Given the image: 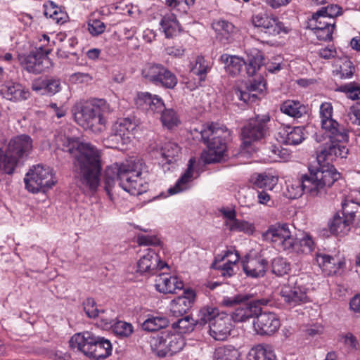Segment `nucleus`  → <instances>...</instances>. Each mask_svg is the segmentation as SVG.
Wrapping results in <instances>:
<instances>
[{"mask_svg":"<svg viewBox=\"0 0 360 360\" xmlns=\"http://www.w3.org/2000/svg\"><path fill=\"white\" fill-rule=\"evenodd\" d=\"M266 150L269 158L274 160L277 158H281L285 154V151L283 150L281 146L278 141H276V143H269L266 146Z\"/></svg>","mask_w":360,"mask_h":360,"instance_id":"nucleus-59","label":"nucleus"},{"mask_svg":"<svg viewBox=\"0 0 360 360\" xmlns=\"http://www.w3.org/2000/svg\"><path fill=\"white\" fill-rule=\"evenodd\" d=\"M240 352L232 347H221L214 352V360H238Z\"/></svg>","mask_w":360,"mask_h":360,"instance_id":"nucleus-46","label":"nucleus"},{"mask_svg":"<svg viewBox=\"0 0 360 360\" xmlns=\"http://www.w3.org/2000/svg\"><path fill=\"white\" fill-rule=\"evenodd\" d=\"M337 91L342 92L345 94L346 97L352 101L360 99V84L352 82L339 86Z\"/></svg>","mask_w":360,"mask_h":360,"instance_id":"nucleus-44","label":"nucleus"},{"mask_svg":"<svg viewBox=\"0 0 360 360\" xmlns=\"http://www.w3.org/2000/svg\"><path fill=\"white\" fill-rule=\"evenodd\" d=\"M348 117L353 124L360 126V101L350 107Z\"/></svg>","mask_w":360,"mask_h":360,"instance_id":"nucleus-62","label":"nucleus"},{"mask_svg":"<svg viewBox=\"0 0 360 360\" xmlns=\"http://www.w3.org/2000/svg\"><path fill=\"white\" fill-rule=\"evenodd\" d=\"M316 260L323 271L328 276L340 274V270L345 266V262L338 261L335 257L325 254H317Z\"/></svg>","mask_w":360,"mask_h":360,"instance_id":"nucleus-25","label":"nucleus"},{"mask_svg":"<svg viewBox=\"0 0 360 360\" xmlns=\"http://www.w3.org/2000/svg\"><path fill=\"white\" fill-rule=\"evenodd\" d=\"M169 324L168 319L165 316L148 315L142 323L141 328L147 332H155L167 327Z\"/></svg>","mask_w":360,"mask_h":360,"instance_id":"nucleus-34","label":"nucleus"},{"mask_svg":"<svg viewBox=\"0 0 360 360\" xmlns=\"http://www.w3.org/2000/svg\"><path fill=\"white\" fill-rule=\"evenodd\" d=\"M307 291V289L297 281L291 282V279H289L287 284L282 285L280 295L285 303L295 307L309 301Z\"/></svg>","mask_w":360,"mask_h":360,"instance_id":"nucleus-16","label":"nucleus"},{"mask_svg":"<svg viewBox=\"0 0 360 360\" xmlns=\"http://www.w3.org/2000/svg\"><path fill=\"white\" fill-rule=\"evenodd\" d=\"M180 151V147L176 143L171 141L165 142L161 147V155L169 164L176 161V158L179 157Z\"/></svg>","mask_w":360,"mask_h":360,"instance_id":"nucleus-43","label":"nucleus"},{"mask_svg":"<svg viewBox=\"0 0 360 360\" xmlns=\"http://www.w3.org/2000/svg\"><path fill=\"white\" fill-rule=\"evenodd\" d=\"M302 127H286L282 133L283 143L286 145H298L305 139Z\"/></svg>","mask_w":360,"mask_h":360,"instance_id":"nucleus-29","label":"nucleus"},{"mask_svg":"<svg viewBox=\"0 0 360 360\" xmlns=\"http://www.w3.org/2000/svg\"><path fill=\"white\" fill-rule=\"evenodd\" d=\"M256 333L260 335H271L280 328L281 323L274 313L259 311L253 323Z\"/></svg>","mask_w":360,"mask_h":360,"instance_id":"nucleus-18","label":"nucleus"},{"mask_svg":"<svg viewBox=\"0 0 360 360\" xmlns=\"http://www.w3.org/2000/svg\"><path fill=\"white\" fill-rule=\"evenodd\" d=\"M0 91L4 98L10 101L25 100L29 96V92L25 90L22 84L11 81L3 84Z\"/></svg>","mask_w":360,"mask_h":360,"instance_id":"nucleus-26","label":"nucleus"},{"mask_svg":"<svg viewBox=\"0 0 360 360\" xmlns=\"http://www.w3.org/2000/svg\"><path fill=\"white\" fill-rule=\"evenodd\" d=\"M233 96L235 99L243 101L246 104H252L258 101L256 94L250 91L246 86L244 89L235 87L233 91Z\"/></svg>","mask_w":360,"mask_h":360,"instance_id":"nucleus-48","label":"nucleus"},{"mask_svg":"<svg viewBox=\"0 0 360 360\" xmlns=\"http://www.w3.org/2000/svg\"><path fill=\"white\" fill-rule=\"evenodd\" d=\"M290 270V265L285 259L276 257L271 262V271L278 276L287 274Z\"/></svg>","mask_w":360,"mask_h":360,"instance_id":"nucleus-54","label":"nucleus"},{"mask_svg":"<svg viewBox=\"0 0 360 360\" xmlns=\"http://www.w3.org/2000/svg\"><path fill=\"white\" fill-rule=\"evenodd\" d=\"M333 162H318V167H309V174L302 175L300 179L293 181L287 186L286 197L296 199L301 197L304 193L312 197L325 195L327 190L340 177V174L331 164Z\"/></svg>","mask_w":360,"mask_h":360,"instance_id":"nucleus-2","label":"nucleus"},{"mask_svg":"<svg viewBox=\"0 0 360 360\" xmlns=\"http://www.w3.org/2000/svg\"><path fill=\"white\" fill-rule=\"evenodd\" d=\"M77 44L78 41L76 38L72 37L68 39L58 49V56L62 58H68L70 56H72L77 58L78 53L76 49Z\"/></svg>","mask_w":360,"mask_h":360,"instance_id":"nucleus-42","label":"nucleus"},{"mask_svg":"<svg viewBox=\"0 0 360 360\" xmlns=\"http://www.w3.org/2000/svg\"><path fill=\"white\" fill-rule=\"evenodd\" d=\"M72 349H77L84 355L96 360L104 359L111 355L112 344L103 337L89 331L75 334L69 341Z\"/></svg>","mask_w":360,"mask_h":360,"instance_id":"nucleus-7","label":"nucleus"},{"mask_svg":"<svg viewBox=\"0 0 360 360\" xmlns=\"http://www.w3.org/2000/svg\"><path fill=\"white\" fill-rule=\"evenodd\" d=\"M155 289L164 294H174L176 290L184 288V283L176 276H172L168 274H160L155 280Z\"/></svg>","mask_w":360,"mask_h":360,"instance_id":"nucleus-23","label":"nucleus"},{"mask_svg":"<svg viewBox=\"0 0 360 360\" xmlns=\"http://www.w3.org/2000/svg\"><path fill=\"white\" fill-rule=\"evenodd\" d=\"M154 95L150 93H140L136 100V104L139 108L143 110L149 111V107L153 103V98Z\"/></svg>","mask_w":360,"mask_h":360,"instance_id":"nucleus-58","label":"nucleus"},{"mask_svg":"<svg viewBox=\"0 0 360 360\" xmlns=\"http://www.w3.org/2000/svg\"><path fill=\"white\" fill-rule=\"evenodd\" d=\"M141 75L147 81L167 89H173L177 84L176 75L162 64L147 63Z\"/></svg>","mask_w":360,"mask_h":360,"instance_id":"nucleus-12","label":"nucleus"},{"mask_svg":"<svg viewBox=\"0 0 360 360\" xmlns=\"http://www.w3.org/2000/svg\"><path fill=\"white\" fill-rule=\"evenodd\" d=\"M315 249V243L307 233H304L302 238H295L293 240V247L289 249V252H295L297 253L309 254Z\"/></svg>","mask_w":360,"mask_h":360,"instance_id":"nucleus-36","label":"nucleus"},{"mask_svg":"<svg viewBox=\"0 0 360 360\" xmlns=\"http://www.w3.org/2000/svg\"><path fill=\"white\" fill-rule=\"evenodd\" d=\"M26 188L33 193L43 192L51 188L56 181L52 169L49 167L37 165L30 169L24 179Z\"/></svg>","mask_w":360,"mask_h":360,"instance_id":"nucleus-9","label":"nucleus"},{"mask_svg":"<svg viewBox=\"0 0 360 360\" xmlns=\"http://www.w3.org/2000/svg\"><path fill=\"white\" fill-rule=\"evenodd\" d=\"M33 90H43L45 93L55 94L60 89V80L57 78H49L38 80L32 85Z\"/></svg>","mask_w":360,"mask_h":360,"instance_id":"nucleus-37","label":"nucleus"},{"mask_svg":"<svg viewBox=\"0 0 360 360\" xmlns=\"http://www.w3.org/2000/svg\"><path fill=\"white\" fill-rule=\"evenodd\" d=\"M270 122L269 114L256 115L250 118L241 129V137L244 147H249L252 142L264 139L268 131Z\"/></svg>","mask_w":360,"mask_h":360,"instance_id":"nucleus-11","label":"nucleus"},{"mask_svg":"<svg viewBox=\"0 0 360 360\" xmlns=\"http://www.w3.org/2000/svg\"><path fill=\"white\" fill-rule=\"evenodd\" d=\"M32 150V140L28 135L22 134L11 139L4 151L0 169L5 174H13L15 169L22 165Z\"/></svg>","mask_w":360,"mask_h":360,"instance_id":"nucleus-8","label":"nucleus"},{"mask_svg":"<svg viewBox=\"0 0 360 360\" xmlns=\"http://www.w3.org/2000/svg\"><path fill=\"white\" fill-rule=\"evenodd\" d=\"M101 324L105 327H112L114 333L120 336L129 337L133 333L131 323L121 321L114 323L112 318L101 317Z\"/></svg>","mask_w":360,"mask_h":360,"instance_id":"nucleus-31","label":"nucleus"},{"mask_svg":"<svg viewBox=\"0 0 360 360\" xmlns=\"http://www.w3.org/2000/svg\"><path fill=\"white\" fill-rule=\"evenodd\" d=\"M336 19L328 18L318 11L308 20V27L320 41H331L335 29Z\"/></svg>","mask_w":360,"mask_h":360,"instance_id":"nucleus-13","label":"nucleus"},{"mask_svg":"<svg viewBox=\"0 0 360 360\" xmlns=\"http://www.w3.org/2000/svg\"><path fill=\"white\" fill-rule=\"evenodd\" d=\"M44 15L46 17L53 18L56 14L58 13V10L61 9V6H58L52 1H46L44 5Z\"/></svg>","mask_w":360,"mask_h":360,"instance_id":"nucleus-64","label":"nucleus"},{"mask_svg":"<svg viewBox=\"0 0 360 360\" xmlns=\"http://www.w3.org/2000/svg\"><path fill=\"white\" fill-rule=\"evenodd\" d=\"M252 23L255 27L262 28L266 33L274 36L281 32L287 34L290 30L288 27L285 26L283 22L279 21L276 16L266 13L254 15L252 18Z\"/></svg>","mask_w":360,"mask_h":360,"instance_id":"nucleus-15","label":"nucleus"},{"mask_svg":"<svg viewBox=\"0 0 360 360\" xmlns=\"http://www.w3.org/2000/svg\"><path fill=\"white\" fill-rule=\"evenodd\" d=\"M212 27L221 41L223 39H228L230 34L234 30V25L224 20H215L212 24Z\"/></svg>","mask_w":360,"mask_h":360,"instance_id":"nucleus-41","label":"nucleus"},{"mask_svg":"<svg viewBox=\"0 0 360 360\" xmlns=\"http://www.w3.org/2000/svg\"><path fill=\"white\" fill-rule=\"evenodd\" d=\"M333 107L330 102L321 103L319 109L321 127L329 141L317 151V162L334 161L337 158H346L348 149L343 144L348 141V134L344 126L333 117Z\"/></svg>","mask_w":360,"mask_h":360,"instance_id":"nucleus-3","label":"nucleus"},{"mask_svg":"<svg viewBox=\"0 0 360 360\" xmlns=\"http://www.w3.org/2000/svg\"><path fill=\"white\" fill-rule=\"evenodd\" d=\"M210 70L208 62L201 56L196 58L195 64L192 66L191 73L199 76L200 81L205 79L207 72Z\"/></svg>","mask_w":360,"mask_h":360,"instance_id":"nucleus-45","label":"nucleus"},{"mask_svg":"<svg viewBox=\"0 0 360 360\" xmlns=\"http://www.w3.org/2000/svg\"><path fill=\"white\" fill-rule=\"evenodd\" d=\"M139 124V122L135 118L126 117L120 120L112 125V129L118 133H121L124 137H127L131 132L134 131Z\"/></svg>","mask_w":360,"mask_h":360,"instance_id":"nucleus-38","label":"nucleus"},{"mask_svg":"<svg viewBox=\"0 0 360 360\" xmlns=\"http://www.w3.org/2000/svg\"><path fill=\"white\" fill-rule=\"evenodd\" d=\"M137 241L141 245H158L160 244V240L156 236L139 235L137 237Z\"/></svg>","mask_w":360,"mask_h":360,"instance_id":"nucleus-63","label":"nucleus"},{"mask_svg":"<svg viewBox=\"0 0 360 360\" xmlns=\"http://www.w3.org/2000/svg\"><path fill=\"white\" fill-rule=\"evenodd\" d=\"M75 121L84 129L94 133L101 132L105 127L104 115L110 112V107L103 99L79 103L72 108Z\"/></svg>","mask_w":360,"mask_h":360,"instance_id":"nucleus-5","label":"nucleus"},{"mask_svg":"<svg viewBox=\"0 0 360 360\" xmlns=\"http://www.w3.org/2000/svg\"><path fill=\"white\" fill-rule=\"evenodd\" d=\"M127 137H124L121 133H118L112 129V133L105 139L107 147L117 148L120 143H124L127 141Z\"/></svg>","mask_w":360,"mask_h":360,"instance_id":"nucleus-57","label":"nucleus"},{"mask_svg":"<svg viewBox=\"0 0 360 360\" xmlns=\"http://www.w3.org/2000/svg\"><path fill=\"white\" fill-rule=\"evenodd\" d=\"M148 252L143 255L137 262L136 272L141 275L148 276L155 274L157 270L162 269L167 266V264L160 260L155 251L148 248Z\"/></svg>","mask_w":360,"mask_h":360,"instance_id":"nucleus-20","label":"nucleus"},{"mask_svg":"<svg viewBox=\"0 0 360 360\" xmlns=\"http://www.w3.org/2000/svg\"><path fill=\"white\" fill-rule=\"evenodd\" d=\"M199 133L202 142L207 147V151L202 155L205 162L211 164L220 162L226 155L231 132L226 127L211 123L203 125Z\"/></svg>","mask_w":360,"mask_h":360,"instance_id":"nucleus-6","label":"nucleus"},{"mask_svg":"<svg viewBox=\"0 0 360 360\" xmlns=\"http://www.w3.org/2000/svg\"><path fill=\"white\" fill-rule=\"evenodd\" d=\"M150 344L153 352L160 357L172 356L180 352L185 345L181 335L167 332H162L153 337Z\"/></svg>","mask_w":360,"mask_h":360,"instance_id":"nucleus-10","label":"nucleus"},{"mask_svg":"<svg viewBox=\"0 0 360 360\" xmlns=\"http://www.w3.org/2000/svg\"><path fill=\"white\" fill-rule=\"evenodd\" d=\"M321 14L324 15L335 19V18L342 14V8L338 5H329L326 7H322L318 10Z\"/></svg>","mask_w":360,"mask_h":360,"instance_id":"nucleus-61","label":"nucleus"},{"mask_svg":"<svg viewBox=\"0 0 360 360\" xmlns=\"http://www.w3.org/2000/svg\"><path fill=\"white\" fill-rule=\"evenodd\" d=\"M195 163L194 158H191L188 161V168L184 174L176 181L174 186L169 189V193L171 195L176 194L179 192L186 190L189 187V183L193 179V165Z\"/></svg>","mask_w":360,"mask_h":360,"instance_id":"nucleus-28","label":"nucleus"},{"mask_svg":"<svg viewBox=\"0 0 360 360\" xmlns=\"http://www.w3.org/2000/svg\"><path fill=\"white\" fill-rule=\"evenodd\" d=\"M195 296L196 295L193 290H184V295L176 297L170 303V312L172 316L179 317L186 314L193 307Z\"/></svg>","mask_w":360,"mask_h":360,"instance_id":"nucleus-22","label":"nucleus"},{"mask_svg":"<svg viewBox=\"0 0 360 360\" xmlns=\"http://www.w3.org/2000/svg\"><path fill=\"white\" fill-rule=\"evenodd\" d=\"M63 150L72 158L73 169L77 184L83 191H95L100 183L102 170L100 151L89 143L67 139Z\"/></svg>","mask_w":360,"mask_h":360,"instance_id":"nucleus-1","label":"nucleus"},{"mask_svg":"<svg viewBox=\"0 0 360 360\" xmlns=\"http://www.w3.org/2000/svg\"><path fill=\"white\" fill-rule=\"evenodd\" d=\"M173 326L181 330V333H188L193 331L194 326H196L195 320L189 316L179 319L177 322L173 323Z\"/></svg>","mask_w":360,"mask_h":360,"instance_id":"nucleus-56","label":"nucleus"},{"mask_svg":"<svg viewBox=\"0 0 360 360\" xmlns=\"http://www.w3.org/2000/svg\"><path fill=\"white\" fill-rule=\"evenodd\" d=\"M160 25L167 38L173 37L180 31V24L176 15L172 13H168L162 17Z\"/></svg>","mask_w":360,"mask_h":360,"instance_id":"nucleus-32","label":"nucleus"},{"mask_svg":"<svg viewBox=\"0 0 360 360\" xmlns=\"http://www.w3.org/2000/svg\"><path fill=\"white\" fill-rule=\"evenodd\" d=\"M342 212L345 217L353 222L356 214H358L360 217V204L352 200H345L342 203Z\"/></svg>","mask_w":360,"mask_h":360,"instance_id":"nucleus-47","label":"nucleus"},{"mask_svg":"<svg viewBox=\"0 0 360 360\" xmlns=\"http://www.w3.org/2000/svg\"><path fill=\"white\" fill-rule=\"evenodd\" d=\"M220 313L219 309L212 307H204L201 308L198 314L195 319L196 326L202 327L208 323L209 327L212 323V321L219 316Z\"/></svg>","mask_w":360,"mask_h":360,"instance_id":"nucleus-40","label":"nucleus"},{"mask_svg":"<svg viewBox=\"0 0 360 360\" xmlns=\"http://www.w3.org/2000/svg\"><path fill=\"white\" fill-rule=\"evenodd\" d=\"M232 328L233 325L230 316L221 313L212 321L209 333L214 340L223 341L230 335Z\"/></svg>","mask_w":360,"mask_h":360,"instance_id":"nucleus-21","label":"nucleus"},{"mask_svg":"<svg viewBox=\"0 0 360 360\" xmlns=\"http://www.w3.org/2000/svg\"><path fill=\"white\" fill-rule=\"evenodd\" d=\"M353 222L345 217H342L339 214H336L333 220L329 223L330 231L335 235H345L351 229Z\"/></svg>","mask_w":360,"mask_h":360,"instance_id":"nucleus-35","label":"nucleus"},{"mask_svg":"<svg viewBox=\"0 0 360 360\" xmlns=\"http://www.w3.org/2000/svg\"><path fill=\"white\" fill-rule=\"evenodd\" d=\"M278 181L277 176L266 172L254 173L250 179L255 188H264L266 191H272L278 184Z\"/></svg>","mask_w":360,"mask_h":360,"instance_id":"nucleus-27","label":"nucleus"},{"mask_svg":"<svg viewBox=\"0 0 360 360\" xmlns=\"http://www.w3.org/2000/svg\"><path fill=\"white\" fill-rule=\"evenodd\" d=\"M105 25L99 20H92L88 22V30L93 36H98L103 33Z\"/></svg>","mask_w":360,"mask_h":360,"instance_id":"nucleus-60","label":"nucleus"},{"mask_svg":"<svg viewBox=\"0 0 360 360\" xmlns=\"http://www.w3.org/2000/svg\"><path fill=\"white\" fill-rule=\"evenodd\" d=\"M264 58L259 53L255 56H249L246 63L247 73L250 76H253L260 69L263 65Z\"/></svg>","mask_w":360,"mask_h":360,"instance_id":"nucleus-53","label":"nucleus"},{"mask_svg":"<svg viewBox=\"0 0 360 360\" xmlns=\"http://www.w3.org/2000/svg\"><path fill=\"white\" fill-rule=\"evenodd\" d=\"M84 310L89 318L98 317L101 321V317L107 318L105 316V310H98L96 302L93 298H87L83 303Z\"/></svg>","mask_w":360,"mask_h":360,"instance_id":"nucleus-52","label":"nucleus"},{"mask_svg":"<svg viewBox=\"0 0 360 360\" xmlns=\"http://www.w3.org/2000/svg\"><path fill=\"white\" fill-rule=\"evenodd\" d=\"M226 226L231 231L244 232L251 234L254 231V227L251 224L246 221L237 219L233 221H226Z\"/></svg>","mask_w":360,"mask_h":360,"instance_id":"nucleus-51","label":"nucleus"},{"mask_svg":"<svg viewBox=\"0 0 360 360\" xmlns=\"http://www.w3.org/2000/svg\"><path fill=\"white\" fill-rule=\"evenodd\" d=\"M30 52V54L20 56V60L23 68L28 72L35 75L44 72L52 66V63L48 57L49 51L42 52L41 49Z\"/></svg>","mask_w":360,"mask_h":360,"instance_id":"nucleus-14","label":"nucleus"},{"mask_svg":"<svg viewBox=\"0 0 360 360\" xmlns=\"http://www.w3.org/2000/svg\"><path fill=\"white\" fill-rule=\"evenodd\" d=\"M220 60L226 65V72L233 77L238 75L243 66L246 64L242 58L228 54L221 55Z\"/></svg>","mask_w":360,"mask_h":360,"instance_id":"nucleus-33","label":"nucleus"},{"mask_svg":"<svg viewBox=\"0 0 360 360\" xmlns=\"http://www.w3.org/2000/svg\"><path fill=\"white\" fill-rule=\"evenodd\" d=\"M338 69L336 70L337 73L340 75V78L346 79L350 78L353 76L355 67L353 63L347 58H344L340 60Z\"/></svg>","mask_w":360,"mask_h":360,"instance_id":"nucleus-50","label":"nucleus"},{"mask_svg":"<svg viewBox=\"0 0 360 360\" xmlns=\"http://www.w3.org/2000/svg\"><path fill=\"white\" fill-rule=\"evenodd\" d=\"M268 301L264 299H259L250 302L241 303L232 313L231 317L234 322H245L255 316L261 311L262 305H266Z\"/></svg>","mask_w":360,"mask_h":360,"instance_id":"nucleus-19","label":"nucleus"},{"mask_svg":"<svg viewBox=\"0 0 360 360\" xmlns=\"http://www.w3.org/2000/svg\"><path fill=\"white\" fill-rule=\"evenodd\" d=\"M281 111L292 117L300 118L307 112V107L298 101L286 100L280 105Z\"/></svg>","mask_w":360,"mask_h":360,"instance_id":"nucleus-30","label":"nucleus"},{"mask_svg":"<svg viewBox=\"0 0 360 360\" xmlns=\"http://www.w3.org/2000/svg\"><path fill=\"white\" fill-rule=\"evenodd\" d=\"M250 298V296L248 295L237 294L233 297H224L221 304L224 307H235L248 301Z\"/></svg>","mask_w":360,"mask_h":360,"instance_id":"nucleus-55","label":"nucleus"},{"mask_svg":"<svg viewBox=\"0 0 360 360\" xmlns=\"http://www.w3.org/2000/svg\"><path fill=\"white\" fill-rule=\"evenodd\" d=\"M143 164L140 160H129L122 163H115L106 167L104 174L105 190L112 200V187L116 181L119 186L132 195H139L145 191L143 180L141 178Z\"/></svg>","mask_w":360,"mask_h":360,"instance_id":"nucleus-4","label":"nucleus"},{"mask_svg":"<svg viewBox=\"0 0 360 360\" xmlns=\"http://www.w3.org/2000/svg\"><path fill=\"white\" fill-rule=\"evenodd\" d=\"M252 360H276L273 347L269 345H258L250 352Z\"/></svg>","mask_w":360,"mask_h":360,"instance_id":"nucleus-39","label":"nucleus"},{"mask_svg":"<svg viewBox=\"0 0 360 360\" xmlns=\"http://www.w3.org/2000/svg\"><path fill=\"white\" fill-rule=\"evenodd\" d=\"M160 120L162 125L166 127L167 129H171L174 127H176L179 123V119L176 112L171 108H165L161 112Z\"/></svg>","mask_w":360,"mask_h":360,"instance_id":"nucleus-49","label":"nucleus"},{"mask_svg":"<svg viewBox=\"0 0 360 360\" xmlns=\"http://www.w3.org/2000/svg\"><path fill=\"white\" fill-rule=\"evenodd\" d=\"M243 269L248 277H263L268 269V261L261 257H249L243 262Z\"/></svg>","mask_w":360,"mask_h":360,"instance_id":"nucleus-24","label":"nucleus"},{"mask_svg":"<svg viewBox=\"0 0 360 360\" xmlns=\"http://www.w3.org/2000/svg\"><path fill=\"white\" fill-rule=\"evenodd\" d=\"M268 238L277 243L284 250H289L293 247L294 236L287 223H276L271 225L265 233Z\"/></svg>","mask_w":360,"mask_h":360,"instance_id":"nucleus-17","label":"nucleus"}]
</instances>
